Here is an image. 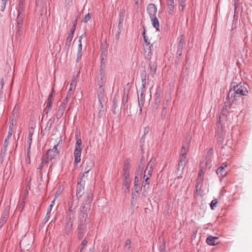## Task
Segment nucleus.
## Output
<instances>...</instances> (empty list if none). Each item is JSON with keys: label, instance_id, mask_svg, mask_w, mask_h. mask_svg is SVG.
I'll return each instance as SVG.
<instances>
[{"label": "nucleus", "instance_id": "nucleus-12", "mask_svg": "<svg viewBox=\"0 0 252 252\" xmlns=\"http://www.w3.org/2000/svg\"><path fill=\"white\" fill-rule=\"evenodd\" d=\"M78 206V201L71 198L67 203V211L76 212V208Z\"/></svg>", "mask_w": 252, "mask_h": 252}, {"label": "nucleus", "instance_id": "nucleus-29", "mask_svg": "<svg viewBox=\"0 0 252 252\" xmlns=\"http://www.w3.org/2000/svg\"><path fill=\"white\" fill-rule=\"evenodd\" d=\"M186 157H181L179 162L178 163V165L183 169V168H185L186 163Z\"/></svg>", "mask_w": 252, "mask_h": 252}, {"label": "nucleus", "instance_id": "nucleus-3", "mask_svg": "<svg viewBox=\"0 0 252 252\" xmlns=\"http://www.w3.org/2000/svg\"><path fill=\"white\" fill-rule=\"evenodd\" d=\"M76 142L74 151V163L77 164L81 161L82 142L80 138L76 135Z\"/></svg>", "mask_w": 252, "mask_h": 252}, {"label": "nucleus", "instance_id": "nucleus-33", "mask_svg": "<svg viewBox=\"0 0 252 252\" xmlns=\"http://www.w3.org/2000/svg\"><path fill=\"white\" fill-rule=\"evenodd\" d=\"M140 184L139 179L138 177L136 176L134 178V191L138 190V188Z\"/></svg>", "mask_w": 252, "mask_h": 252}, {"label": "nucleus", "instance_id": "nucleus-30", "mask_svg": "<svg viewBox=\"0 0 252 252\" xmlns=\"http://www.w3.org/2000/svg\"><path fill=\"white\" fill-rule=\"evenodd\" d=\"M124 15L123 14V13H121L119 15V24H118V29H123L122 23L124 21Z\"/></svg>", "mask_w": 252, "mask_h": 252}, {"label": "nucleus", "instance_id": "nucleus-28", "mask_svg": "<svg viewBox=\"0 0 252 252\" xmlns=\"http://www.w3.org/2000/svg\"><path fill=\"white\" fill-rule=\"evenodd\" d=\"M189 147L187 145L183 144L181 149V157H186L187 152H188Z\"/></svg>", "mask_w": 252, "mask_h": 252}, {"label": "nucleus", "instance_id": "nucleus-16", "mask_svg": "<svg viewBox=\"0 0 252 252\" xmlns=\"http://www.w3.org/2000/svg\"><path fill=\"white\" fill-rule=\"evenodd\" d=\"M18 14L16 20L17 25L22 26L23 22L24 14L23 13V9L19 7L18 10Z\"/></svg>", "mask_w": 252, "mask_h": 252}, {"label": "nucleus", "instance_id": "nucleus-40", "mask_svg": "<svg viewBox=\"0 0 252 252\" xmlns=\"http://www.w3.org/2000/svg\"><path fill=\"white\" fill-rule=\"evenodd\" d=\"M18 116H14V117H11L10 118V125L15 126L16 123Z\"/></svg>", "mask_w": 252, "mask_h": 252}, {"label": "nucleus", "instance_id": "nucleus-44", "mask_svg": "<svg viewBox=\"0 0 252 252\" xmlns=\"http://www.w3.org/2000/svg\"><path fill=\"white\" fill-rule=\"evenodd\" d=\"M144 165L139 164L138 169L137 170V173L138 175H141Z\"/></svg>", "mask_w": 252, "mask_h": 252}, {"label": "nucleus", "instance_id": "nucleus-57", "mask_svg": "<svg viewBox=\"0 0 252 252\" xmlns=\"http://www.w3.org/2000/svg\"><path fill=\"white\" fill-rule=\"evenodd\" d=\"M82 57V52H77V57L76 59V63H78Z\"/></svg>", "mask_w": 252, "mask_h": 252}, {"label": "nucleus", "instance_id": "nucleus-53", "mask_svg": "<svg viewBox=\"0 0 252 252\" xmlns=\"http://www.w3.org/2000/svg\"><path fill=\"white\" fill-rule=\"evenodd\" d=\"M184 43H185V36L184 35H182L181 36L180 40L178 43V45L183 46Z\"/></svg>", "mask_w": 252, "mask_h": 252}, {"label": "nucleus", "instance_id": "nucleus-61", "mask_svg": "<svg viewBox=\"0 0 252 252\" xmlns=\"http://www.w3.org/2000/svg\"><path fill=\"white\" fill-rule=\"evenodd\" d=\"M25 199H26V198L23 199L22 203L21 204V205L18 207V210L20 211H21L23 209V207H24V206L25 203Z\"/></svg>", "mask_w": 252, "mask_h": 252}, {"label": "nucleus", "instance_id": "nucleus-54", "mask_svg": "<svg viewBox=\"0 0 252 252\" xmlns=\"http://www.w3.org/2000/svg\"><path fill=\"white\" fill-rule=\"evenodd\" d=\"M72 83H71L70 84V88L67 93L66 95H67L68 97H71L72 94Z\"/></svg>", "mask_w": 252, "mask_h": 252}, {"label": "nucleus", "instance_id": "nucleus-36", "mask_svg": "<svg viewBox=\"0 0 252 252\" xmlns=\"http://www.w3.org/2000/svg\"><path fill=\"white\" fill-rule=\"evenodd\" d=\"M129 184H130V181L129 180H123V186L125 187H126V190L125 191H126V190H127V191L129 190Z\"/></svg>", "mask_w": 252, "mask_h": 252}, {"label": "nucleus", "instance_id": "nucleus-21", "mask_svg": "<svg viewBox=\"0 0 252 252\" xmlns=\"http://www.w3.org/2000/svg\"><path fill=\"white\" fill-rule=\"evenodd\" d=\"M65 109V108L64 107L63 105H60L56 114V117L57 119L59 120L62 118L64 113Z\"/></svg>", "mask_w": 252, "mask_h": 252}, {"label": "nucleus", "instance_id": "nucleus-20", "mask_svg": "<svg viewBox=\"0 0 252 252\" xmlns=\"http://www.w3.org/2000/svg\"><path fill=\"white\" fill-rule=\"evenodd\" d=\"M153 27H154L157 31H159V21L157 16L153 17L150 18Z\"/></svg>", "mask_w": 252, "mask_h": 252}, {"label": "nucleus", "instance_id": "nucleus-22", "mask_svg": "<svg viewBox=\"0 0 252 252\" xmlns=\"http://www.w3.org/2000/svg\"><path fill=\"white\" fill-rule=\"evenodd\" d=\"M75 213H76L75 212H71V211H66V212H65L66 216L65 217L64 220L74 221Z\"/></svg>", "mask_w": 252, "mask_h": 252}, {"label": "nucleus", "instance_id": "nucleus-26", "mask_svg": "<svg viewBox=\"0 0 252 252\" xmlns=\"http://www.w3.org/2000/svg\"><path fill=\"white\" fill-rule=\"evenodd\" d=\"M138 192V190H136V191H134L132 193V197L131 199V205L132 207H134L137 200V193Z\"/></svg>", "mask_w": 252, "mask_h": 252}, {"label": "nucleus", "instance_id": "nucleus-14", "mask_svg": "<svg viewBox=\"0 0 252 252\" xmlns=\"http://www.w3.org/2000/svg\"><path fill=\"white\" fill-rule=\"evenodd\" d=\"M206 242L209 245L215 246L219 243V238L210 235L206 238Z\"/></svg>", "mask_w": 252, "mask_h": 252}, {"label": "nucleus", "instance_id": "nucleus-59", "mask_svg": "<svg viewBox=\"0 0 252 252\" xmlns=\"http://www.w3.org/2000/svg\"><path fill=\"white\" fill-rule=\"evenodd\" d=\"M166 110H165V108H162V112H161V118L162 119H164L165 116H166Z\"/></svg>", "mask_w": 252, "mask_h": 252}, {"label": "nucleus", "instance_id": "nucleus-17", "mask_svg": "<svg viewBox=\"0 0 252 252\" xmlns=\"http://www.w3.org/2000/svg\"><path fill=\"white\" fill-rule=\"evenodd\" d=\"M144 94H143V93H140V96L138 95V105L139 107V113L140 114H141L142 113V108L144 106Z\"/></svg>", "mask_w": 252, "mask_h": 252}, {"label": "nucleus", "instance_id": "nucleus-64", "mask_svg": "<svg viewBox=\"0 0 252 252\" xmlns=\"http://www.w3.org/2000/svg\"><path fill=\"white\" fill-rule=\"evenodd\" d=\"M144 42L146 44V45H150V40L149 39V38L147 36V37H144Z\"/></svg>", "mask_w": 252, "mask_h": 252}, {"label": "nucleus", "instance_id": "nucleus-1", "mask_svg": "<svg viewBox=\"0 0 252 252\" xmlns=\"http://www.w3.org/2000/svg\"><path fill=\"white\" fill-rule=\"evenodd\" d=\"M248 93V90L244 84L232 82L230 84L226 99L233 103L235 100L242 98V96L246 95Z\"/></svg>", "mask_w": 252, "mask_h": 252}, {"label": "nucleus", "instance_id": "nucleus-38", "mask_svg": "<svg viewBox=\"0 0 252 252\" xmlns=\"http://www.w3.org/2000/svg\"><path fill=\"white\" fill-rule=\"evenodd\" d=\"M47 163H48V160L43 159L42 160V162H41L40 166L37 168V171L39 172L40 173H41V170H42L43 166H44V164H47Z\"/></svg>", "mask_w": 252, "mask_h": 252}, {"label": "nucleus", "instance_id": "nucleus-7", "mask_svg": "<svg viewBox=\"0 0 252 252\" xmlns=\"http://www.w3.org/2000/svg\"><path fill=\"white\" fill-rule=\"evenodd\" d=\"M58 146V144H56L52 150H48L47 151L46 156L48 159L52 160L55 159L59 155L60 151L57 148Z\"/></svg>", "mask_w": 252, "mask_h": 252}, {"label": "nucleus", "instance_id": "nucleus-45", "mask_svg": "<svg viewBox=\"0 0 252 252\" xmlns=\"http://www.w3.org/2000/svg\"><path fill=\"white\" fill-rule=\"evenodd\" d=\"M18 111V106L17 104H16L15 106L14 109L12 111V115L11 117H14L15 115H16V116H18V115H17Z\"/></svg>", "mask_w": 252, "mask_h": 252}, {"label": "nucleus", "instance_id": "nucleus-46", "mask_svg": "<svg viewBox=\"0 0 252 252\" xmlns=\"http://www.w3.org/2000/svg\"><path fill=\"white\" fill-rule=\"evenodd\" d=\"M153 44L150 43V45H147V47L144 49L145 52H146L147 51H148V55H149V54L151 53V51L153 49Z\"/></svg>", "mask_w": 252, "mask_h": 252}, {"label": "nucleus", "instance_id": "nucleus-8", "mask_svg": "<svg viewBox=\"0 0 252 252\" xmlns=\"http://www.w3.org/2000/svg\"><path fill=\"white\" fill-rule=\"evenodd\" d=\"M227 108H226V105H225V108H223L222 109V110L220 112L219 116V119L217 121V126L219 129H220H220L222 128V125L221 124V122L225 120L226 118L227 117Z\"/></svg>", "mask_w": 252, "mask_h": 252}, {"label": "nucleus", "instance_id": "nucleus-27", "mask_svg": "<svg viewBox=\"0 0 252 252\" xmlns=\"http://www.w3.org/2000/svg\"><path fill=\"white\" fill-rule=\"evenodd\" d=\"M51 211L52 207H48L45 217L43 220V223L44 224H45L49 220L50 217Z\"/></svg>", "mask_w": 252, "mask_h": 252}, {"label": "nucleus", "instance_id": "nucleus-55", "mask_svg": "<svg viewBox=\"0 0 252 252\" xmlns=\"http://www.w3.org/2000/svg\"><path fill=\"white\" fill-rule=\"evenodd\" d=\"M87 243H88L87 241L86 240V239H84L83 240V241L81 243V245H82V247L80 248V252H82V251L83 250L84 247L86 246Z\"/></svg>", "mask_w": 252, "mask_h": 252}, {"label": "nucleus", "instance_id": "nucleus-34", "mask_svg": "<svg viewBox=\"0 0 252 252\" xmlns=\"http://www.w3.org/2000/svg\"><path fill=\"white\" fill-rule=\"evenodd\" d=\"M52 103L47 102L46 108L44 110V112H45L46 115H47L49 113V111H50L52 109Z\"/></svg>", "mask_w": 252, "mask_h": 252}, {"label": "nucleus", "instance_id": "nucleus-32", "mask_svg": "<svg viewBox=\"0 0 252 252\" xmlns=\"http://www.w3.org/2000/svg\"><path fill=\"white\" fill-rule=\"evenodd\" d=\"M161 88L159 86L157 87L156 89V92L155 94V97L156 98L161 99Z\"/></svg>", "mask_w": 252, "mask_h": 252}, {"label": "nucleus", "instance_id": "nucleus-19", "mask_svg": "<svg viewBox=\"0 0 252 252\" xmlns=\"http://www.w3.org/2000/svg\"><path fill=\"white\" fill-rule=\"evenodd\" d=\"M155 160H156L155 158H151V159L150 160V161L149 162V163L145 170V171H144V178H145L147 176L146 173L148 170L153 171V166L155 164Z\"/></svg>", "mask_w": 252, "mask_h": 252}, {"label": "nucleus", "instance_id": "nucleus-41", "mask_svg": "<svg viewBox=\"0 0 252 252\" xmlns=\"http://www.w3.org/2000/svg\"><path fill=\"white\" fill-rule=\"evenodd\" d=\"M82 36H80L79 37V41H78L79 45L78 46L77 52H82Z\"/></svg>", "mask_w": 252, "mask_h": 252}, {"label": "nucleus", "instance_id": "nucleus-2", "mask_svg": "<svg viewBox=\"0 0 252 252\" xmlns=\"http://www.w3.org/2000/svg\"><path fill=\"white\" fill-rule=\"evenodd\" d=\"M100 76L101 78L97 82L98 85L99 86L98 91L99 94H98V101L100 103V111H103V106L102 105V102L104 101V94H103V89L102 88L103 84V77H104V69H101L100 70Z\"/></svg>", "mask_w": 252, "mask_h": 252}, {"label": "nucleus", "instance_id": "nucleus-52", "mask_svg": "<svg viewBox=\"0 0 252 252\" xmlns=\"http://www.w3.org/2000/svg\"><path fill=\"white\" fill-rule=\"evenodd\" d=\"M175 5L167 6L168 13L169 14H172L174 9Z\"/></svg>", "mask_w": 252, "mask_h": 252}, {"label": "nucleus", "instance_id": "nucleus-9", "mask_svg": "<svg viewBox=\"0 0 252 252\" xmlns=\"http://www.w3.org/2000/svg\"><path fill=\"white\" fill-rule=\"evenodd\" d=\"M75 32V27H71L70 29L69 32L68 34L67 37L65 41V48L67 49V50L69 49V48L71 44V41L73 37V35Z\"/></svg>", "mask_w": 252, "mask_h": 252}, {"label": "nucleus", "instance_id": "nucleus-60", "mask_svg": "<svg viewBox=\"0 0 252 252\" xmlns=\"http://www.w3.org/2000/svg\"><path fill=\"white\" fill-rule=\"evenodd\" d=\"M122 30V29H118V31L117 32H116V34H115V37H116V39L117 40H118V39H119V35H120V33H121V32Z\"/></svg>", "mask_w": 252, "mask_h": 252}, {"label": "nucleus", "instance_id": "nucleus-63", "mask_svg": "<svg viewBox=\"0 0 252 252\" xmlns=\"http://www.w3.org/2000/svg\"><path fill=\"white\" fill-rule=\"evenodd\" d=\"M167 5H175L174 4V0H167Z\"/></svg>", "mask_w": 252, "mask_h": 252}, {"label": "nucleus", "instance_id": "nucleus-35", "mask_svg": "<svg viewBox=\"0 0 252 252\" xmlns=\"http://www.w3.org/2000/svg\"><path fill=\"white\" fill-rule=\"evenodd\" d=\"M185 168H181V167L178 165L177 171V174L178 175V178H182L183 176L182 175L183 171L184 170Z\"/></svg>", "mask_w": 252, "mask_h": 252}, {"label": "nucleus", "instance_id": "nucleus-10", "mask_svg": "<svg viewBox=\"0 0 252 252\" xmlns=\"http://www.w3.org/2000/svg\"><path fill=\"white\" fill-rule=\"evenodd\" d=\"M73 221L64 220L63 223L64 232L65 235H69L73 230Z\"/></svg>", "mask_w": 252, "mask_h": 252}, {"label": "nucleus", "instance_id": "nucleus-43", "mask_svg": "<svg viewBox=\"0 0 252 252\" xmlns=\"http://www.w3.org/2000/svg\"><path fill=\"white\" fill-rule=\"evenodd\" d=\"M218 203L217 199H215L213 200L210 204V208L212 210H214L216 207V204Z\"/></svg>", "mask_w": 252, "mask_h": 252}, {"label": "nucleus", "instance_id": "nucleus-5", "mask_svg": "<svg viewBox=\"0 0 252 252\" xmlns=\"http://www.w3.org/2000/svg\"><path fill=\"white\" fill-rule=\"evenodd\" d=\"M85 180L81 178L80 181H78L76 187V196L78 199H80L84 193V188Z\"/></svg>", "mask_w": 252, "mask_h": 252}, {"label": "nucleus", "instance_id": "nucleus-62", "mask_svg": "<svg viewBox=\"0 0 252 252\" xmlns=\"http://www.w3.org/2000/svg\"><path fill=\"white\" fill-rule=\"evenodd\" d=\"M123 173H129V166H124Z\"/></svg>", "mask_w": 252, "mask_h": 252}, {"label": "nucleus", "instance_id": "nucleus-39", "mask_svg": "<svg viewBox=\"0 0 252 252\" xmlns=\"http://www.w3.org/2000/svg\"><path fill=\"white\" fill-rule=\"evenodd\" d=\"M106 59V55L105 53L103 52H101V67H102V65L103 64L104 65L105 64V60Z\"/></svg>", "mask_w": 252, "mask_h": 252}, {"label": "nucleus", "instance_id": "nucleus-4", "mask_svg": "<svg viewBox=\"0 0 252 252\" xmlns=\"http://www.w3.org/2000/svg\"><path fill=\"white\" fill-rule=\"evenodd\" d=\"M89 210L90 207L88 204L86 203L81 207L80 212L78 215V225H86V221Z\"/></svg>", "mask_w": 252, "mask_h": 252}, {"label": "nucleus", "instance_id": "nucleus-48", "mask_svg": "<svg viewBox=\"0 0 252 252\" xmlns=\"http://www.w3.org/2000/svg\"><path fill=\"white\" fill-rule=\"evenodd\" d=\"M234 16L237 15L238 14V10H237L239 7V3L238 2H234Z\"/></svg>", "mask_w": 252, "mask_h": 252}, {"label": "nucleus", "instance_id": "nucleus-13", "mask_svg": "<svg viewBox=\"0 0 252 252\" xmlns=\"http://www.w3.org/2000/svg\"><path fill=\"white\" fill-rule=\"evenodd\" d=\"M78 238L79 240H82L87 231L86 225H78Z\"/></svg>", "mask_w": 252, "mask_h": 252}, {"label": "nucleus", "instance_id": "nucleus-51", "mask_svg": "<svg viewBox=\"0 0 252 252\" xmlns=\"http://www.w3.org/2000/svg\"><path fill=\"white\" fill-rule=\"evenodd\" d=\"M203 179L204 178H203V177H197V179H196V184L198 185H199V186H201V184H202L203 181Z\"/></svg>", "mask_w": 252, "mask_h": 252}, {"label": "nucleus", "instance_id": "nucleus-11", "mask_svg": "<svg viewBox=\"0 0 252 252\" xmlns=\"http://www.w3.org/2000/svg\"><path fill=\"white\" fill-rule=\"evenodd\" d=\"M147 11L150 18L157 16V8L155 4L153 3L148 4L147 6Z\"/></svg>", "mask_w": 252, "mask_h": 252}, {"label": "nucleus", "instance_id": "nucleus-37", "mask_svg": "<svg viewBox=\"0 0 252 252\" xmlns=\"http://www.w3.org/2000/svg\"><path fill=\"white\" fill-rule=\"evenodd\" d=\"M195 192L194 193V194H197V195H202V192H203L202 190H201V186H199V185H195Z\"/></svg>", "mask_w": 252, "mask_h": 252}, {"label": "nucleus", "instance_id": "nucleus-47", "mask_svg": "<svg viewBox=\"0 0 252 252\" xmlns=\"http://www.w3.org/2000/svg\"><path fill=\"white\" fill-rule=\"evenodd\" d=\"M91 18V15L90 14V13H88L87 14H86L83 20V22L86 23H87Z\"/></svg>", "mask_w": 252, "mask_h": 252}, {"label": "nucleus", "instance_id": "nucleus-18", "mask_svg": "<svg viewBox=\"0 0 252 252\" xmlns=\"http://www.w3.org/2000/svg\"><path fill=\"white\" fill-rule=\"evenodd\" d=\"M227 166V164L225 163H223L220 167L218 168L217 170H216V173L218 175H220V176L222 177L225 176L227 172L224 171V168Z\"/></svg>", "mask_w": 252, "mask_h": 252}, {"label": "nucleus", "instance_id": "nucleus-49", "mask_svg": "<svg viewBox=\"0 0 252 252\" xmlns=\"http://www.w3.org/2000/svg\"><path fill=\"white\" fill-rule=\"evenodd\" d=\"M71 97H68L67 95H66V97L65 98V99H64L63 102H62V103L60 105H63V106L64 107L66 108V104L68 102V99H69Z\"/></svg>", "mask_w": 252, "mask_h": 252}, {"label": "nucleus", "instance_id": "nucleus-56", "mask_svg": "<svg viewBox=\"0 0 252 252\" xmlns=\"http://www.w3.org/2000/svg\"><path fill=\"white\" fill-rule=\"evenodd\" d=\"M146 84V82L142 83L141 87L140 88V93H143V94H144L145 91Z\"/></svg>", "mask_w": 252, "mask_h": 252}, {"label": "nucleus", "instance_id": "nucleus-15", "mask_svg": "<svg viewBox=\"0 0 252 252\" xmlns=\"http://www.w3.org/2000/svg\"><path fill=\"white\" fill-rule=\"evenodd\" d=\"M9 216V209L5 208L4 210L1 217L0 219V226L2 227L4 224H5L7 221V219Z\"/></svg>", "mask_w": 252, "mask_h": 252}, {"label": "nucleus", "instance_id": "nucleus-58", "mask_svg": "<svg viewBox=\"0 0 252 252\" xmlns=\"http://www.w3.org/2000/svg\"><path fill=\"white\" fill-rule=\"evenodd\" d=\"M129 173H123V180H129Z\"/></svg>", "mask_w": 252, "mask_h": 252}, {"label": "nucleus", "instance_id": "nucleus-25", "mask_svg": "<svg viewBox=\"0 0 252 252\" xmlns=\"http://www.w3.org/2000/svg\"><path fill=\"white\" fill-rule=\"evenodd\" d=\"M213 154V149L211 148L209 149L206 154V164H209L210 162L211 161V158H212V156Z\"/></svg>", "mask_w": 252, "mask_h": 252}, {"label": "nucleus", "instance_id": "nucleus-23", "mask_svg": "<svg viewBox=\"0 0 252 252\" xmlns=\"http://www.w3.org/2000/svg\"><path fill=\"white\" fill-rule=\"evenodd\" d=\"M145 179L144 181H143L142 184L141 189H143L144 191H146L149 188V177H146L144 178Z\"/></svg>", "mask_w": 252, "mask_h": 252}, {"label": "nucleus", "instance_id": "nucleus-24", "mask_svg": "<svg viewBox=\"0 0 252 252\" xmlns=\"http://www.w3.org/2000/svg\"><path fill=\"white\" fill-rule=\"evenodd\" d=\"M131 240L130 239H127L125 244L124 251L126 252H132V249L131 247Z\"/></svg>", "mask_w": 252, "mask_h": 252}, {"label": "nucleus", "instance_id": "nucleus-6", "mask_svg": "<svg viewBox=\"0 0 252 252\" xmlns=\"http://www.w3.org/2000/svg\"><path fill=\"white\" fill-rule=\"evenodd\" d=\"M84 167V173L83 174L81 178L84 179L87 177V173L94 167V162L90 159H87L83 162Z\"/></svg>", "mask_w": 252, "mask_h": 252}, {"label": "nucleus", "instance_id": "nucleus-50", "mask_svg": "<svg viewBox=\"0 0 252 252\" xmlns=\"http://www.w3.org/2000/svg\"><path fill=\"white\" fill-rule=\"evenodd\" d=\"M142 83L146 82V73L144 71L141 75Z\"/></svg>", "mask_w": 252, "mask_h": 252}, {"label": "nucleus", "instance_id": "nucleus-31", "mask_svg": "<svg viewBox=\"0 0 252 252\" xmlns=\"http://www.w3.org/2000/svg\"><path fill=\"white\" fill-rule=\"evenodd\" d=\"M33 129L32 128V127H31L30 129H29V134H28V143L29 144V145H31L32 144V135H33Z\"/></svg>", "mask_w": 252, "mask_h": 252}, {"label": "nucleus", "instance_id": "nucleus-42", "mask_svg": "<svg viewBox=\"0 0 252 252\" xmlns=\"http://www.w3.org/2000/svg\"><path fill=\"white\" fill-rule=\"evenodd\" d=\"M183 47H184L183 46L178 45L177 50V54L178 55V56H182Z\"/></svg>", "mask_w": 252, "mask_h": 252}]
</instances>
